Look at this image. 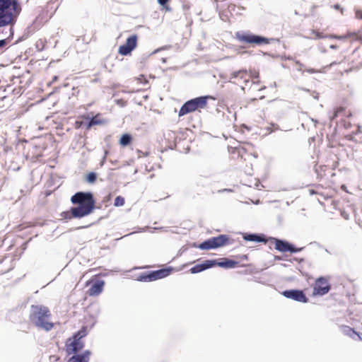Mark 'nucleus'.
<instances>
[{"label":"nucleus","instance_id":"nucleus-3","mask_svg":"<svg viewBox=\"0 0 362 362\" xmlns=\"http://www.w3.org/2000/svg\"><path fill=\"white\" fill-rule=\"evenodd\" d=\"M21 11L18 1H0V28L14 25Z\"/></svg>","mask_w":362,"mask_h":362},{"label":"nucleus","instance_id":"nucleus-7","mask_svg":"<svg viewBox=\"0 0 362 362\" xmlns=\"http://www.w3.org/2000/svg\"><path fill=\"white\" fill-rule=\"evenodd\" d=\"M235 39L245 44H249L252 45H262L269 44V39L259 35H256L247 32H237L235 35Z\"/></svg>","mask_w":362,"mask_h":362},{"label":"nucleus","instance_id":"nucleus-2","mask_svg":"<svg viewBox=\"0 0 362 362\" xmlns=\"http://www.w3.org/2000/svg\"><path fill=\"white\" fill-rule=\"evenodd\" d=\"M51 316V312L47 307L33 305L30 308L29 320L35 327L48 332L54 327V324L49 320Z\"/></svg>","mask_w":362,"mask_h":362},{"label":"nucleus","instance_id":"nucleus-6","mask_svg":"<svg viewBox=\"0 0 362 362\" xmlns=\"http://www.w3.org/2000/svg\"><path fill=\"white\" fill-rule=\"evenodd\" d=\"M259 73L255 70L242 69L233 71L230 74L229 81L237 85H240L243 88L248 86L249 83L258 79Z\"/></svg>","mask_w":362,"mask_h":362},{"label":"nucleus","instance_id":"nucleus-16","mask_svg":"<svg viewBox=\"0 0 362 362\" xmlns=\"http://www.w3.org/2000/svg\"><path fill=\"white\" fill-rule=\"evenodd\" d=\"M104 286L105 281L103 280H97L91 285L87 293L90 296H97L103 292Z\"/></svg>","mask_w":362,"mask_h":362},{"label":"nucleus","instance_id":"nucleus-40","mask_svg":"<svg viewBox=\"0 0 362 362\" xmlns=\"http://www.w3.org/2000/svg\"><path fill=\"white\" fill-rule=\"evenodd\" d=\"M342 57H343L342 52L341 51L340 53H339V58H340V59H341Z\"/></svg>","mask_w":362,"mask_h":362},{"label":"nucleus","instance_id":"nucleus-43","mask_svg":"<svg viewBox=\"0 0 362 362\" xmlns=\"http://www.w3.org/2000/svg\"><path fill=\"white\" fill-rule=\"evenodd\" d=\"M272 132V129H269V130L268 131V133H271Z\"/></svg>","mask_w":362,"mask_h":362},{"label":"nucleus","instance_id":"nucleus-38","mask_svg":"<svg viewBox=\"0 0 362 362\" xmlns=\"http://www.w3.org/2000/svg\"><path fill=\"white\" fill-rule=\"evenodd\" d=\"M58 77L57 76H54L53 79H52V82H54L57 80Z\"/></svg>","mask_w":362,"mask_h":362},{"label":"nucleus","instance_id":"nucleus-41","mask_svg":"<svg viewBox=\"0 0 362 362\" xmlns=\"http://www.w3.org/2000/svg\"><path fill=\"white\" fill-rule=\"evenodd\" d=\"M315 191H314L313 189H310V194H315Z\"/></svg>","mask_w":362,"mask_h":362},{"label":"nucleus","instance_id":"nucleus-15","mask_svg":"<svg viewBox=\"0 0 362 362\" xmlns=\"http://www.w3.org/2000/svg\"><path fill=\"white\" fill-rule=\"evenodd\" d=\"M70 343L66 344L67 351L69 354L76 353L81 350L83 347V343L81 339L75 338L73 337V339H69Z\"/></svg>","mask_w":362,"mask_h":362},{"label":"nucleus","instance_id":"nucleus-27","mask_svg":"<svg viewBox=\"0 0 362 362\" xmlns=\"http://www.w3.org/2000/svg\"><path fill=\"white\" fill-rule=\"evenodd\" d=\"M125 204V200H124V198L122 196H117L115 199V202H114V206H116V207H118V206H124Z\"/></svg>","mask_w":362,"mask_h":362},{"label":"nucleus","instance_id":"nucleus-11","mask_svg":"<svg viewBox=\"0 0 362 362\" xmlns=\"http://www.w3.org/2000/svg\"><path fill=\"white\" fill-rule=\"evenodd\" d=\"M172 271V269H162L157 271H153L150 273H144L138 277V280L143 281H151L159 279H162L168 276Z\"/></svg>","mask_w":362,"mask_h":362},{"label":"nucleus","instance_id":"nucleus-34","mask_svg":"<svg viewBox=\"0 0 362 362\" xmlns=\"http://www.w3.org/2000/svg\"><path fill=\"white\" fill-rule=\"evenodd\" d=\"M313 33L315 35V37L317 38H323L325 37V35L322 33H320L317 31H313Z\"/></svg>","mask_w":362,"mask_h":362},{"label":"nucleus","instance_id":"nucleus-8","mask_svg":"<svg viewBox=\"0 0 362 362\" xmlns=\"http://www.w3.org/2000/svg\"><path fill=\"white\" fill-rule=\"evenodd\" d=\"M230 238L227 235H219L209 238L199 245L201 250H210L220 247L230 243Z\"/></svg>","mask_w":362,"mask_h":362},{"label":"nucleus","instance_id":"nucleus-26","mask_svg":"<svg viewBox=\"0 0 362 362\" xmlns=\"http://www.w3.org/2000/svg\"><path fill=\"white\" fill-rule=\"evenodd\" d=\"M344 332L345 334L349 336L350 337H354V335H357L359 339H361L359 334L351 327L345 326Z\"/></svg>","mask_w":362,"mask_h":362},{"label":"nucleus","instance_id":"nucleus-42","mask_svg":"<svg viewBox=\"0 0 362 362\" xmlns=\"http://www.w3.org/2000/svg\"><path fill=\"white\" fill-rule=\"evenodd\" d=\"M334 8H337V9H339V4L334 5Z\"/></svg>","mask_w":362,"mask_h":362},{"label":"nucleus","instance_id":"nucleus-19","mask_svg":"<svg viewBox=\"0 0 362 362\" xmlns=\"http://www.w3.org/2000/svg\"><path fill=\"white\" fill-rule=\"evenodd\" d=\"M90 352L89 351H84L82 354L74 355L69 358V362H88Z\"/></svg>","mask_w":362,"mask_h":362},{"label":"nucleus","instance_id":"nucleus-12","mask_svg":"<svg viewBox=\"0 0 362 362\" xmlns=\"http://www.w3.org/2000/svg\"><path fill=\"white\" fill-rule=\"evenodd\" d=\"M136 45L137 36L136 35H131L127 39L125 44L119 46L118 53L124 56L128 55L136 47Z\"/></svg>","mask_w":362,"mask_h":362},{"label":"nucleus","instance_id":"nucleus-9","mask_svg":"<svg viewBox=\"0 0 362 362\" xmlns=\"http://www.w3.org/2000/svg\"><path fill=\"white\" fill-rule=\"evenodd\" d=\"M56 8L50 3H47L45 6L42 9L40 13L36 17L34 24L37 27L42 26L47 23L53 16L56 11Z\"/></svg>","mask_w":362,"mask_h":362},{"label":"nucleus","instance_id":"nucleus-30","mask_svg":"<svg viewBox=\"0 0 362 362\" xmlns=\"http://www.w3.org/2000/svg\"><path fill=\"white\" fill-rule=\"evenodd\" d=\"M160 3V9L162 11H170V8L168 6L169 1H158Z\"/></svg>","mask_w":362,"mask_h":362},{"label":"nucleus","instance_id":"nucleus-4","mask_svg":"<svg viewBox=\"0 0 362 362\" xmlns=\"http://www.w3.org/2000/svg\"><path fill=\"white\" fill-rule=\"evenodd\" d=\"M228 151L230 154H237L238 157L240 158V167L244 168V162L249 160L250 168H252V160L257 158V153L255 147L250 143H245L239 145L237 147H229Z\"/></svg>","mask_w":362,"mask_h":362},{"label":"nucleus","instance_id":"nucleus-44","mask_svg":"<svg viewBox=\"0 0 362 362\" xmlns=\"http://www.w3.org/2000/svg\"><path fill=\"white\" fill-rule=\"evenodd\" d=\"M361 65H362V62H361Z\"/></svg>","mask_w":362,"mask_h":362},{"label":"nucleus","instance_id":"nucleus-17","mask_svg":"<svg viewBox=\"0 0 362 362\" xmlns=\"http://www.w3.org/2000/svg\"><path fill=\"white\" fill-rule=\"evenodd\" d=\"M216 266V260H205L203 263L196 264L193 267L190 269V272L192 274H196L201 272L205 269L211 268L213 267Z\"/></svg>","mask_w":362,"mask_h":362},{"label":"nucleus","instance_id":"nucleus-20","mask_svg":"<svg viewBox=\"0 0 362 362\" xmlns=\"http://www.w3.org/2000/svg\"><path fill=\"white\" fill-rule=\"evenodd\" d=\"M333 38H337V39H346V38H351L353 40H358L362 42V29L358 30L356 33H348L345 36H337L334 35L332 36Z\"/></svg>","mask_w":362,"mask_h":362},{"label":"nucleus","instance_id":"nucleus-5","mask_svg":"<svg viewBox=\"0 0 362 362\" xmlns=\"http://www.w3.org/2000/svg\"><path fill=\"white\" fill-rule=\"evenodd\" d=\"M209 99L215 100V98L211 95H205L187 100L180 107L178 112L179 117L196 111L200 112L202 109L207 107Z\"/></svg>","mask_w":362,"mask_h":362},{"label":"nucleus","instance_id":"nucleus-25","mask_svg":"<svg viewBox=\"0 0 362 362\" xmlns=\"http://www.w3.org/2000/svg\"><path fill=\"white\" fill-rule=\"evenodd\" d=\"M132 141V136L128 134H124L121 136L119 139V144L124 147L131 144Z\"/></svg>","mask_w":362,"mask_h":362},{"label":"nucleus","instance_id":"nucleus-18","mask_svg":"<svg viewBox=\"0 0 362 362\" xmlns=\"http://www.w3.org/2000/svg\"><path fill=\"white\" fill-rule=\"evenodd\" d=\"M332 170V168L327 165H317L315 168L317 177L320 179L325 177L328 175H334Z\"/></svg>","mask_w":362,"mask_h":362},{"label":"nucleus","instance_id":"nucleus-21","mask_svg":"<svg viewBox=\"0 0 362 362\" xmlns=\"http://www.w3.org/2000/svg\"><path fill=\"white\" fill-rule=\"evenodd\" d=\"M104 122L105 121L102 118V115L98 113L89 120L87 124L86 129H90L93 126L103 124Z\"/></svg>","mask_w":362,"mask_h":362},{"label":"nucleus","instance_id":"nucleus-36","mask_svg":"<svg viewBox=\"0 0 362 362\" xmlns=\"http://www.w3.org/2000/svg\"><path fill=\"white\" fill-rule=\"evenodd\" d=\"M339 47V46L337 45H330V48H332V49H337Z\"/></svg>","mask_w":362,"mask_h":362},{"label":"nucleus","instance_id":"nucleus-13","mask_svg":"<svg viewBox=\"0 0 362 362\" xmlns=\"http://www.w3.org/2000/svg\"><path fill=\"white\" fill-rule=\"evenodd\" d=\"M272 242L274 243V247L276 250L281 252H297L300 251L301 248H296L292 245L289 244L286 241H284L277 238H271Z\"/></svg>","mask_w":362,"mask_h":362},{"label":"nucleus","instance_id":"nucleus-31","mask_svg":"<svg viewBox=\"0 0 362 362\" xmlns=\"http://www.w3.org/2000/svg\"><path fill=\"white\" fill-rule=\"evenodd\" d=\"M355 16L357 19L362 20V9L361 8H356L355 9Z\"/></svg>","mask_w":362,"mask_h":362},{"label":"nucleus","instance_id":"nucleus-39","mask_svg":"<svg viewBox=\"0 0 362 362\" xmlns=\"http://www.w3.org/2000/svg\"><path fill=\"white\" fill-rule=\"evenodd\" d=\"M81 118H83V119H86V120L89 119V117H86V116H84V115H83V116H81Z\"/></svg>","mask_w":362,"mask_h":362},{"label":"nucleus","instance_id":"nucleus-28","mask_svg":"<svg viewBox=\"0 0 362 362\" xmlns=\"http://www.w3.org/2000/svg\"><path fill=\"white\" fill-rule=\"evenodd\" d=\"M87 334L86 327L83 326L78 332H76L74 337L75 338L81 339L84 337Z\"/></svg>","mask_w":362,"mask_h":362},{"label":"nucleus","instance_id":"nucleus-35","mask_svg":"<svg viewBox=\"0 0 362 362\" xmlns=\"http://www.w3.org/2000/svg\"><path fill=\"white\" fill-rule=\"evenodd\" d=\"M5 45H6V40H0V48L3 47Z\"/></svg>","mask_w":362,"mask_h":362},{"label":"nucleus","instance_id":"nucleus-24","mask_svg":"<svg viewBox=\"0 0 362 362\" xmlns=\"http://www.w3.org/2000/svg\"><path fill=\"white\" fill-rule=\"evenodd\" d=\"M344 115H346V107L342 106L337 107L334 110V113L331 117V119L333 120L337 117Z\"/></svg>","mask_w":362,"mask_h":362},{"label":"nucleus","instance_id":"nucleus-10","mask_svg":"<svg viewBox=\"0 0 362 362\" xmlns=\"http://www.w3.org/2000/svg\"><path fill=\"white\" fill-rule=\"evenodd\" d=\"M331 288V286L326 277H320L317 279L313 285V296H324L327 294Z\"/></svg>","mask_w":362,"mask_h":362},{"label":"nucleus","instance_id":"nucleus-23","mask_svg":"<svg viewBox=\"0 0 362 362\" xmlns=\"http://www.w3.org/2000/svg\"><path fill=\"white\" fill-rule=\"evenodd\" d=\"M244 240L247 241H254V242H264L267 243V240L262 236L256 235V234H247L243 236Z\"/></svg>","mask_w":362,"mask_h":362},{"label":"nucleus","instance_id":"nucleus-32","mask_svg":"<svg viewBox=\"0 0 362 362\" xmlns=\"http://www.w3.org/2000/svg\"><path fill=\"white\" fill-rule=\"evenodd\" d=\"M137 81H139V83H143V84H146L148 83V80L146 78V77L144 75H140L137 78Z\"/></svg>","mask_w":362,"mask_h":362},{"label":"nucleus","instance_id":"nucleus-1","mask_svg":"<svg viewBox=\"0 0 362 362\" xmlns=\"http://www.w3.org/2000/svg\"><path fill=\"white\" fill-rule=\"evenodd\" d=\"M71 202L73 204L78 206L62 212L60 214L62 220L81 218L92 214L95 209V201L91 192H76L71 197Z\"/></svg>","mask_w":362,"mask_h":362},{"label":"nucleus","instance_id":"nucleus-14","mask_svg":"<svg viewBox=\"0 0 362 362\" xmlns=\"http://www.w3.org/2000/svg\"><path fill=\"white\" fill-rule=\"evenodd\" d=\"M282 294L288 298L298 302L307 303L308 301V298L305 296L303 291L300 290H286L284 291Z\"/></svg>","mask_w":362,"mask_h":362},{"label":"nucleus","instance_id":"nucleus-22","mask_svg":"<svg viewBox=\"0 0 362 362\" xmlns=\"http://www.w3.org/2000/svg\"><path fill=\"white\" fill-rule=\"evenodd\" d=\"M238 264V262L227 258H222L220 262L216 260V265L225 268H233Z\"/></svg>","mask_w":362,"mask_h":362},{"label":"nucleus","instance_id":"nucleus-29","mask_svg":"<svg viewBox=\"0 0 362 362\" xmlns=\"http://www.w3.org/2000/svg\"><path fill=\"white\" fill-rule=\"evenodd\" d=\"M96 180V174L95 173H89L86 176V181L93 183Z\"/></svg>","mask_w":362,"mask_h":362},{"label":"nucleus","instance_id":"nucleus-37","mask_svg":"<svg viewBox=\"0 0 362 362\" xmlns=\"http://www.w3.org/2000/svg\"><path fill=\"white\" fill-rule=\"evenodd\" d=\"M341 188L344 191L347 192V190H346V187L344 185H341Z\"/></svg>","mask_w":362,"mask_h":362},{"label":"nucleus","instance_id":"nucleus-33","mask_svg":"<svg viewBox=\"0 0 362 362\" xmlns=\"http://www.w3.org/2000/svg\"><path fill=\"white\" fill-rule=\"evenodd\" d=\"M83 125V122L81 120H76L74 123V127L76 129H79Z\"/></svg>","mask_w":362,"mask_h":362}]
</instances>
